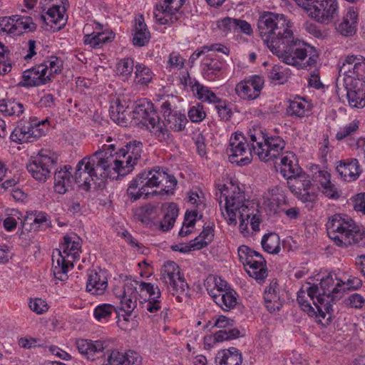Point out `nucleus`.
Returning a JSON list of instances; mask_svg holds the SVG:
<instances>
[{"label": "nucleus", "instance_id": "5701e85b", "mask_svg": "<svg viewBox=\"0 0 365 365\" xmlns=\"http://www.w3.org/2000/svg\"><path fill=\"white\" fill-rule=\"evenodd\" d=\"M108 285L106 271L101 269L88 271L86 292L94 296H101L106 292Z\"/></svg>", "mask_w": 365, "mask_h": 365}, {"label": "nucleus", "instance_id": "9b49d317", "mask_svg": "<svg viewBox=\"0 0 365 365\" xmlns=\"http://www.w3.org/2000/svg\"><path fill=\"white\" fill-rule=\"evenodd\" d=\"M229 161L239 166L250 164L252 159L254 150L250 144L249 136L245 138L242 133L232 134L229 145L226 149Z\"/></svg>", "mask_w": 365, "mask_h": 365}, {"label": "nucleus", "instance_id": "603ef678", "mask_svg": "<svg viewBox=\"0 0 365 365\" xmlns=\"http://www.w3.org/2000/svg\"><path fill=\"white\" fill-rule=\"evenodd\" d=\"M124 352L117 349H108L104 354L103 365H125Z\"/></svg>", "mask_w": 365, "mask_h": 365}, {"label": "nucleus", "instance_id": "473e14b6", "mask_svg": "<svg viewBox=\"0 0 365 365\" xmlns=\"http://www.w3.org/2000/svg\"><path fill=\"white\" fill-rule=\"evenodd\" d=\"M135 24L133 43L135 46L141 47L145 46L150 41V34L147 28L143 15L135 18Z\"/></svg>", "mask_w": 365, "mask_h": 365}, {"label": "nucleus", "instance_id": "c9c22d12", "mask_svg": "<svg viewBox=\"0 0 365 365\" xmlns=\"http://www.w3.org/2000/svg\"><path fill=\"white\" fill-rule=\"evenodd\" d=\"M128 106L117 99L110 107V118L121 126H126L128 123Z\"/></svg>", "mask_w": 365, "mask_h": 365}, {"label": "nucleus", "instance_id": "423d86ee", "mask_svg": "<svg viewBox=\"0 0 365 365\" xmlns=\"http://www.w3.org/2000/svg\"><path fill=\"white\" fill-rule=\"evenodd\" d=\"M133 118L146 126L152 135L160 143H170L172 134L165 121L160 118L154 108L153 103L148 99L138 101L134 110Z\"/></svg>", "mask_w": 365, "mask_h": 365}, {"label": "nucleus", "instance_id": "412c9836", "mask_svg": "<svg viewBox=\"0 0 365 365\" xmlns=\"http://www.w3.org/2000/svg\"><path fill=\"white\" fill-rule=\"evenodd\" d=\"M45 68L40 64L36 65L22 73L19 86L24 88L38 87L51 83Z\"/></svg>", "mask_w": 365, "mask_h": 365}, {"label": "nucleus", "instance_id": "37998d69", "mask_svg": "<svg viewBox=\"0 0 365 365\" xmlns=\"http://www.w3.org/2000/svg\"><path fill=\"white\" fill-rule=\"evenodd\" d=\"M192 89L193 91L196 92L197 98L202 102L216 103V102H217L220 98L217 97L209 87L205 86L197 81H196L192 86Z\"/></svg>", "mask_w": 365, "mask_h": 365}, {"label": "nucleus", "instance_id": "6e6552de", "mask_svg": "<svg viewBox=\"0 0 365 365\" xmlns=\"http://www.w3.org/2000/svg\"><path fill=\"white\" fill-rule=\"evenodd\" d=\"M82 240L75 233L65 235L57 250L56 264L53 265V274L56 278L63 280L69 267H73V262L79 258Z\"/></svg>", "mask_w": 365, "mask_h": 365}, {"label": "nucleus", "instance_id": "e2e57ef3", "mask_svg": "<svg viewBox=\"0 0 365 365\" xmlns=\"http://www.w3.org/2000/svg\"><path fill=\"white\" fill-rule=\"evenodd\" d=\"M29 306L33 312L38 314L46 312L48 309L46 302L40 298L31 299Z\"/></svg>", "mask_w": 365, "mask_h": 365}, {"label": "nucleus", "instance_id": "a19ab883", "mask_svg": "<svg viewBox=\"0 0 365 365\" xmlns=\"http://www.w3.org/2000/svg\"><path fill=\"white\" fill-rule=\"evenodd\" d=\"M223 66L224 63L216 58H205L202 67L205 78L214 80L220 73Z\"/></svg>", "mask_w": 365, "mask_h": 365}, {"label": "nucleus", "instance_id": "f3484780", "mask_svg": "<svg viewBox=\"0 0 365 365\" xmlns=\"http://www.w3.org/2000/svg\"><path fill=\"white\" fill-rule=\"evenodd\" d=\"M344 86L346 90L349 105L353 108L365 107V83L353 77L344 78Z\"/></svg>", "mask_w": 365, "mask_h": 365}, {"label": "nucleus", "instance_id": "4d7b16f0", "mask_svg": "<svg viewBox=\"0 0 365 365\" xmlns=\"http://www.w3.org/2000/svg\"><path fill=\"white\" fill-rule=\"evenodd\" d=\"M34 216L33 226H36L35 228L46 229L51 226V222L50 217L46 212L36 211Z\"/></svg>", "mask_w": 365, "mask_h": 365}, {"label": "nucleus", "instance_id": "09e8293b", "mask_svg": "<svg viewBox=\"0 0 365 365\" xmlns=\"http://www.w3.org/2000/svg\"><path fill=\"white\" fill-rule=\"evenodd\" d=\"M135 65L131 58L120 59L116 65V71L123 81L128 80L132 76Z\"/></svg>", "mask_w": 365, "mask_h": 365}, {"label": "nucleus", "instance_id": "20e7f679", "mask_svg": "<svg viewBox=\"0 0 365 365\" xmlns=\"http://www.w3.org/2000/svg\"><path fill=\"white\" fill-rule=\"evenodd\" d=\"M340 285L339 279L334 284L333 275L329 274L319 284L307 283L304 285L297 292V300L309 317L321 322L332 309L331 303L339 297Z\"/></svg>", "mask_w": 365, "mask_h": 365}, {"label": "nucleus", "instance_id": "6ab92c4d", "mask_svg": "<svg viewBox=\"0 0 365 365\" xmlns=\"http://www.w3.org/2000/svg\"><path fill=\"white\" fill-rule=\"evenodd\" d=\"M339 73L346 77H353L365 83V59L359 56H349L346 57L339 68Z\"/></svg>", "mask_w": 365, "mask_h": 365}, {"label": "nucleus", "instance_id": "0eeeda50", "mask_svg": "<svg viewBox=\"0 0 365 365\" xmlns=\"http://www.w3.org/2000/svg\"><path fill=\"white\" fill-rule=\"evenodd\" d=\"M254 154L264 162L278 158L282 155L286 142L278 135H269L260 128H254L248 132Z\"/></svg>", "mask_w": 365, "mask_h": 365}, {"label": "nucleus", "instance_id": "f8f14e48", "mask_svg": "<svg viewBox=\"0 0 365 365\" xmlns=\"http://www.w3.org/2000/svg\"><path fill=\"white\" fill-rule=\"evenodd\" d=\"M160 279L169 292L173 296L176 295L178 302H181L179 295L187 291L188 284L180 273V268L175 262L167 261L164 263L160 270Z\"/></svg>", "mask_w": 365, "mask_h": 365}, {"label": "nucleus", "instance_id": "774afa93", "mask_svg": "<svg viewBox=\"0 0 365 365\" xmlns=\"http://www.w3.org/2000/svg\"><path fill=\"white\" fill-rule=\"evenodd\" d=\"M125 365H141L142 357L134 351H128L124 353Z\"/></svg>", "mask_w": 365, "mask_h": 365}, {"label": "nucleus", "instance_id": "c85d7f7f", "mask_svg": "<svg viewBox=\"0 0 365 365\" xmlns=\"http://www.w3.org/2000/svg\"><path fill=\"white\" fill-rule=\"evenodd\" d=\"M264 302L269 312L279 311L282 307L280 300L279 284L277 280H272L264 292Z\"/></svg>", "mask_w": 365, "mask_h": 365}, {"label": "nucleus", "instance_id": "f257e3e1", "mask_svg": "<svg viewBox=\"0 0 365 365\" xmlns=\"http://www.w3.org/2000/svg\"><path fill=\"white\" fill-rule=\"evenodd\" d=\"M143 143L133 140L118 147L115 144L103 145L90 156L81 159L73 175L74 181L88 190L91 182L101 184L105 179L125 176L130 173L140 158Z\"/></svg>", "mask_w": 365, "mask_h": 365}, {"label": "nucleus", "instance_id": "58836bf2", "mask_svg": "<svg viewBox=\"0 0 365 365\" xmlns=\"http://www.w3.org/2000/svg\"><path fill=\"white\" fill-rule=\"evenodd\" d=\"M51 81L53 78L58 74L61 73L63 69V61L58 56H48L43 63H41Z\"/></svg>", "mask_w": 365, "mask_h": 365}, {"label": "nucleus", "instance_id": "49530a36", "mask_svg": "<svg viewBox=\"0 0 365 365\" xmlns=\"http://www.w3.org/2000/svg\"><path fill=\"white\" fill-rule=\"evenodd\" d=\"M24 111L23 103L15 101H2L0 102V113L7 116H19Z\"/></svg>", "mask_w": 365, "mask_h": 365}, {"label": "nucleus", "instance_id": "052dcab7", "mask_svg": "<svg viewBox=\"0 0 365 365\" xmlns=\"http://www.w3.org/2000/svg\"><path fill=\"white\" fill-rule=\"evenodd\" d=\"M240 32L247 36H252L253 29L250 23L241 19H235V31Z\"/></svg>", "mask_w": 365, "mask_h": 365}, {"label": "nucleus", "instance_id": "7c9ffc66", "mask_svg": "<svg viewBox=\"0 0 365 365\" xmlns=\"http://www.w3.org/2000/svg\"><path fill=\"white\" fill-rule=\"evenodd\" d=\"M216 365H242V355L235 347L221 349L215 356Z\"/></svg>", "mask_w": 365, "mask_h": 365}, {"label": "nucleus", "instance_id": "bf43d9fd", "mask_svg": "<svg viewBox=\"0 0 365 365\" xmlns=\"http://www.w3.org/2000/svg\"><path fill=\"white\" fill-rule=\"evenodd\" d=\"M235 19L229 16L219 19L217 21V27L224 34H227L231 31H235Z\"/></svg>", "mask_w": 365, "mask_h": 365}, {"label": "nucleus", "instance_id": "7ed1b4c3", "mask_svg": "<svg viewBox=\"0 0 365 365\" xmlns=\"http://www.w3.org/2000/svg\"><path fill=\"white\" fill-rule=\"evenodd\" d=\"M221 214L229 225H236L240 220V230L242 234L248 233L250 224L255 232L259 230L261 218L255 204L245 198V192L238 185L230 182L223 185L220 193L216 194Z\"/></svg>", "mask_w": 365, "mask_h": 365}, {"label": "nucleus", "instance_id": "b1692460", "mask_svg": "<svg viewBox=\"0 0 365 365\" xmlns=\"http://www.w3.org/2000/svg\"><path fill=\"white\" fill-rule=\"evenodd\" d=\"M47 11L41 15L43 21L49 25L54 24L59 26L65 23L64 14L66 12L65 2L66 0H44Z\"/></svg>", "mask_w": 365, "mask_h": 365}, {"label": "nucleus", "instance_id": "4468645a", "mask_svg": "<svg viewBox=\"0 0 365 365\" xmlns=\"http://www.w3.org/2000/svg\"><path fill=\"white\" fill-rule=\"evenodd\" d=\"M56 163V160L43 151L32 157L26 164V169L37 181L46 182L50 178L51 173Z\"/></svg>", "mask_w": 365, "mask_h": 365}, {"label": "nucleus", "instance_id": "9d476101", "mask_svg": "<svg viewBox=\"0 0 365 365\" xmlns=\"http://www.w3.org/2000/svg\"><path fill=\"white\" fill-rule=\"evenodd\" d=\"M48 118L38 120L31 117L29 121L20 123L11 132L10 139L18 143L34 142L45 135L49 127Z\"/></svg>", "mask_w": 365, "mask_h": 365}, {"label": "nucleus", "instance_id": "a18cd8bd", "mask_svg": "<svg viewBox=\"0 0 365 365\" xmlns=\"http://www.w3.org/2000/svg\"><path fill=\"white\" fill-rule=\"evenodd\" d=\"M165 121L168 128L174 131H181L187 123L186 116L178 111L172 114H166Z\"/></svg>", "mask_w": 365, "mask_h": 365}, {"label": "nucleus", "instance_id": "a211bd4d", "mask_svg": "<svg viewBox=\"0 0 365 365\" xmlns=\"http://www.w3.org/2000/svg\"><path fill=\"white\" fill-rule=\"evenodd\" d=\"M264 79L259 76H252L238 83L235 87L237 96L244 100H255L260 95Z\"/></svg>", "mask_w": 365, "mask_h": 365}, {"label": "nucleus", "instance_id": "2f4dec72", "mask_svg": "<svg viewBox=\"0 0 365 365\" xmlns=\"http://www.w3.org/2000/svg\"><path fill=\"white\" fill-rule=\"evenodd\" d=\"M114 38L115 34L112 31H93L92 34H86L83 36V42L92 48H98L112 42Z\"/></svg>", "mask_w": 365, "mask_h": 365}, {"label": "nucleus", "instance_id": "8fccbe9b", "mask_svg": "<svg viewBox=\"0 0 365 365\" xmlns=\"http://www.w3.org/2000/svg\"><path fill=\"white\" fill-rule=\"evenodd\" d=\"M359 128V121L354 120L348 124L339 128L336 133L335 138L337 140H343L354 136Z\"/></svg>", "mask_w": 365, "mask_h": 365}, {"label": "nucleus", "instance_id": "f704fd0d", "mask_svg": "<svg viewBox=\"0 0 365 365\" xmlns=\"http://www.w3.org/2000/svg\"><path fill=\"white\" fill-rule=\"evenodd\" d=\"M214 237V224L209 222L203 227L202 231L200 235L192 240L190 244V248L192 250H200L206 247Z\"/></svg>", "mask_w": 365, "mask_h": 365}, {"label": "nucleus", "instance_id": "864d4df0", "mask_svg": "<svg viewBox=\"0 0 365 365\" xmlns=\"http://www.w3.org/2000/svg\"><path fill=\"white\" fill-rule=\"evenodd\" d=\"M319 189L324 197L332 200H337L341 195V190L332 182L319 187Z\"/></svg>", "mask_w": 365, "mask_h": 365}, {"label": "nucleus", "instance_id": "79ce46f5", "mask_svg": "<svg viewBox=\"0 0 365 365\" xmlns=\"http://www.w3.org/2000/svg\"><path fill=\"white\" fill-rule=\"evenodd\" d=\"M263 250L267 253L277 255L280 250V237L275 232L264 235L261 241Z\"/></svg>", "mask_w": 365, "mask_h": 365}, {"label": "nucleus", "instance_id": "338daca9", "mask_svg": "<svg viewBox=\"0 0 365 365\" xmlns=\"http://www.w3.org/2000/svg\"><path fill=\"white\" fill-rule=\"evenodd\" d=\"M168 64L170 68L181 69L185 64V59L176 52L170 54Z\"/></svg>", "mask_w": 365, "mask_h": 365}, {"label": "nucleus", "instance_id": "4be33fe9", "mask_svg": "<svg viewBox=\"0 0 365 365\" xmlns=\"http://www.w3.org/2000/svg\"><path fill=\"white\" fill-rule=\"evenodd\" d=\"M3 21L7 22V28L5 29V31L11 34L20 35L34 31L36 29V24L31 16L14 15L4 17Z\"/></svg>", "mask_w": 365, "mask_h": 365}, {"label": "nucleus", "instance_id": "de8ad7c7", "mask_svg": "<svg viewBox=\"0 0 365 365\" xmlns=\"http://www.w3.org/2000/svg\"><path fill=\"white\" fill-rule=\"evenodd\" d=\"M114 312H117L114 306L110 304H101L94 309L93 317L98 322L106 323Z\"/></svg>", "mask_w": 365, "mask_h": 365}, {"label": "nucleus", "instance_id": "3c124183", "mask_svg": "<svg viewBox=\"0 0 365 365\" xmlns=\"http://www.w3.org/2000/svg\"><path fill=\"white\" fill-rule=\"evenodd\" d=\"M240 331L236 328H228L216 331L210 339L213 343L222 342L224 341L232 340L240 336Z\"/></svg>", "mask_w": 365, "mask_h": 365}, {"label": "nucleus", "instance_id": "0e129e2a", "mask_svg": "<svg viewBox=\"0 0 365 365\" xmlns=\"http://www.w3.org/2000/svg\"><path fill=\"white\" fill-rule=\"evenodd\" d=\"M40 342V339L33 337H21L18 341L20 347L28 349L42 346L43 344H41Z\"/></svg>", "mask_w": 365, "mask_h": 365}, {"label": "nucleus", "instance_id": "e433bc0d", "mask_svg": "<svg viewBox=\"0 0 365 365\" xmlns=\"http://www.w3.org/2000/svg\"><path fill=\"white\" fill-rule=\"evenodd\" d=\"M135 84L143 87L147 86L153 78V72L149 67L141 63L135 64Z\"/></svg>", "mask_w": 365, "mask_h": 365}, {"label": "nucleus", "instance_id": "72a5a7b5", "mask_svg": "<svg viewBox=\"0 0 365 365\" xmlns=\"http://www.w3.org/2000/svg\"><path fill=\"white\" fill-rule=\"evenodd\" d=\"M157 193L156 191L150 192L147 190L143 184L141 183L138 175L130 182L127 189L128 197L133 202L139 200L143 195L148 197L150 195H156Z\"/></svg>", "mask_w": 365, "mask_h": 365}, {"label": "nucleus", "instance_id": "5fc2aeb1", "mask_svg": "<svg viewBox=\"0 0 365 365\" xmlns=\"http://www.w3.org/2000/svg\"><path fill=\"white\" fill-rule=\"evenodd\" d=\"M187 115L192 123H200L206 117L203 106L200 103H197L195 106L190 107Z\"/></svg>", "mask_w": 365, "mask_h": 365}, {"label": "nucleus", "instance_id": "1a4fd4ad", "mask_svg": "<svg viewBox=\"0 0 365 365\" xmlns=\"http://www.w3.org/2000/svg\"><path fill=\"white\" fill-rule=\"evenodd\" d=\"M138 175L147 190L161 187L159 194L173 193L177 185L175 178L160 167L144 170Z\"/></svg>", "mask_w": 365, "mask_h": 365}, {"label": "nucleus", "instance_id": "39448f33", "mask_svg": "<svg viewBox=\"0 0 365 365\" xmlns=\"http://www.w3.org/2000/svg\"><path fill=\"white\" fill-rule=\"evenodd\" d=\"M326 227L329 237L339 247L365 246V229L347 215H333L329 217Z\"/></svg>", "mask_w": 365, "mask_h": 365}, {"label": "nucleus", "instance_id": "f03ea898", "mask_svg": "<svg viewBox=\"0 0 365 365\" xmlns=\"http://www.w3.org/2000/svg\"><path fill=\"white\" fill-rule=\"evenodd\" d=\"M259 36L272 53L287 65L297 68L315 66L316 48L294 36L292 25L284 15L265 12L257 21Z\"/></svg>", "mask_w": 365, "mask_h": 365}, {"label": "nucleus", "instance_id": "c03bdc74", "mask_svg": "<svg viewBox=\"0 0 365 365\" xmlns=\"http://www.w3.org/2000/svg\"><path fill=\"white\" fill-rule=\"evenodd\" d=\"M179 210L178 205L174 202L168 204L163 219L160 222V229L165 232L170 230L178 216Z\"/></svg>", "mask_w": 365, "mask_h": 365}, {"label": "nucleus", "instance_id": "680f3d73", "mask_svg": "<svg viewBox=\"0 0 365 365\" xmlns=\"http://www.w3.org/2000/svg\"><path fill=\"white\" fill-rule=\"evenodd\" d=\"M313 170H316L314 173V178L319 183V186L322 187L331 181V174L326 170L319 169V166L316 165Z\"/></svg>", "mask_w": 365, "mask_h": 365}, {"label": "nucleus", "instance_id": "aec40b11", "mask_svg": "<svg viewBox=\"0 0 365 365\" xmlns=\"http://www.w3.org/2000/svg\"><path fill=\"white\" fill-rule=\"evenodd\" d=\"M138 293V283L127 280L123 287L120 307V310L125 313L122 314L125 321L129 320V317L137 307Z\"/></svg>", "mask_w": 365, "mask_h": 365}, {"label": "nucleus", "instance_id": "4c0bfd02", "mask_svg": "<svg viewBox=\"0 0 365 365\" xmlns=\"http://www.w3.org/2000/svg\"><path fill=\"white\" fill-rule=\"evenodd\" d=\"M287 184L290 190L294 194L300 193L301 191L306 189H310L312 185L309 176L299 173L287 180Z\"/></svg>", "mask_w": 365, "mask_h": 365}, {"label": "nucleus", "instance_id": "69168bd1", "mask_svg": "<svg viewBox=\"0 0 365 365\" xmlns=\"http://www.w3.org/2000/svg\"><path fill=\"white\" fill-rule=\"evenodd\" d=\"M341 291L346 289H358L362 284L361 280L356 277H350L346 282L339 280Z\"/></svg>", "mask_w": 365, "mask_h": 365}, {"label": "nucleus", "instance_id": "6e6d98bb", "mask_svg": "<svg viewBox=\"0 0 365 365\" xmlns=\"http://www.w3.org/2000/svg\"><path fill=\"white\" fill-rule=\"evenodd\" d=\"M215 104V109L217 111L219 117L223 120H229L232 117V113L229 108L228 101L220 98Z\"/></svg>", "mask_w": 365, "mask_h": 365}, {"label": "nucleus", "instance_id": "dca6fc26", "mask_svg": "<svg viewBox=\"0 0 365 365\" xmlns=\"http://www.w3.org/2000/svg\"><path fill=\"white\" fill-rule=\"evenodd\" d=\"M138 283V289L140 295L148 297L145 302H142V308L150 313H155L161 309V292L158 286H154L149 282L143 281L132 280Z\"/></svg>", "mask_w": 365, "mask_h": 365}, {"label": "nucleus", "instance_id": "cd10ccee", "mask_svg": "<svg viewBox=\"0 0 365 365\" xmlns=\"http://www.w3.org/2000/svg\"><path fill=\"white\" fill-rule=\"evenodd\" d=\"M359 12L357 9L349 7L344 14L341 21L336 27L337 31L343 36H351L357 30Z\"/></svg>", "mask_w": 365, "mask_h": 365}, {"label": "nucleus", "instance_id": "2eb2a0df", "mask_svg": "<svg viewBox=\"0 0 365 365\" xmlns=\"http://www.w3.org/2000/svg\"><path fill=\"white\" fill-rule=\"evenodd\" d=\"M186 0H160L154 10L155 21L160 25H169L178 19L177 14Z\"/></svg>", "mask_w": 365, "mask_h": 365}, {"label": "nucleus", "instance_id": "393cba45", "mask_svg": "<svg viewBox=\"0 0 365 365\" xmlns=\"http://www.w3.org/2000/svg\"><path fill=\"white\" fill-rule=\"evenodd\" d=\"M75 344L78 352L89 360H94L96 354L103 352L108 347V343L103 340L78 339Z\"/></svg>", "mask_w": 365, "mask_h": 365}, {"label": "nucleus", "instance_id": "a878e982", "mask_svg": "<svg viewBox=\"0 0 365 365\" xmlns=\"http://www.w3.org/2000/svg\"><path fill=\"white\" fill-rule=\"evenodd\" d=\"M336 170L341 178L346 182L355 181L362 173L359 163L356 158H349L339 161Z\"/></svg>", "mask_w": 365, "mask_h": 365}, {"label": "nucleus", "instance_id": "ea45409f", "mask_svg": "<svg viewBox=\"0 0 365 365\" xmlns=\"http://www.w3.org/2000/svg\"><path fill=\"white\" fill-rule=\"evenodd\" d=\"M237 294L233 289L222 293L221 296H213L214 302L224 311H230L237 303Z\"/></svg>", "mask_w": 365, "mask_h": 365}, {"label": "nucleus", "instance_id": "13d9d810", "mask_svg": "<svg viewBox=\"0 0 365 365\" xmlns=\"http://www.w3.org/2000/svg\"><path fill=\"white\" fill-rule=\"evenodd\" d=\"M269 77L272 80L277 81L279 83L282 84L287 81V73L282 66L274 65L269 71Z\"/></svg>", "mask_w": 365, "mask_h": 365}, {"label": "nucleus", "instance_id": "ddd939ff", "mask_svg": "<svg viewBox=\"0 0 365 365\" xmlns=\"http://www.w3.org/2000/svg\"><path fill=\"white\" fill-rule=\"evenodd\" d=\"M238 256L250 277L257 281L264 280L267 277L266 261L260 253L242 245L238 248Z\"/></svg>", "mask_w": 365, "mask_h": 365}, {"label": "nucleus", "instance_id": "bb28decb", "mask_svg": "<svg viewBox=\"0 0 365 365\" xmlns=\"http://www.w3.org/2000/svg\"><path fill=\"white\" fill-rule=\"evenodd\" d=\"M72 167L64 165L57 170L54 174V190L58 194H64L72 188L74 181Z\"/></svg>", "mask_w": 365, "mask_h": 365}, {"label": "nucleus", "instance_id": "c756f323", "mask_svg": "<svg viewBox=\"0 0 365 365\" xmlns=\"http://www.w3.org/2000/svg\"><path fill=\"white\" fill-rule=\"evenodd\" d=\"M312 106L304 98L296 96L289 101V105L287 108L288 115L299 118L309 116L312 113Z\"/></svg>", "mask_w": 365, "mask_h": 365}]
</instances>
